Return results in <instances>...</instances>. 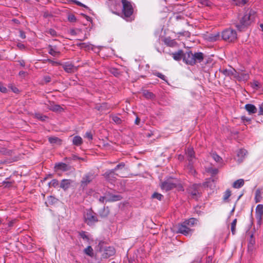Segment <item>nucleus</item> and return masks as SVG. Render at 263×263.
Segmentation results:
<instances>
[{
  "instance_id": "nucleus-49",
  "label": "nucleus",
  "mask_w": 263,
  "mask_h": 263,
  "mask_svg": "<svg viewBox=\"0 0 263 263\" xmlns=\"http://www.w3.org/2000/svg\"><path fill=\"white\" fill-rule=\"evenodd\" d=\"M68 20L70 22H76V17L73 14H69L68 16Z\"/></svg>"
},
{
  "instance_id": "nucleus-41",
  "label": "nucleus",
  "mask_w": 263,
  "mask_h": 263,
  "mask_svg": "<svg viewBox=\"0 0 263 263\" xmlns=\"http://www.w3.org/2000/svg\"><path fill=\"white\" fill-rule=\"evenodd\" d=\"M48 53L52 56L55 57L60 54V51H56L53 48L50 47Z\"/></svg>"
},
{
  "instance_id": "nucleus-39",
  "label": "nucleus",
  "mask_w": 263,
  "mask_h": 263,
  "mask_svg": "<svg viewBox=\"0 0 263 263\" xmlns=\"http://www.w3.org/2000/svg\"><path fill=\"white\" fill-rule=\"evenodd\" d=\"M163 197V196L158 193L155 192L152 195V198L157 199L158 200H161Z\"/></svg>"
},
{
  "instance_id": "nucleus-6",
  "label": "nucleus",
  "mask_w": 263,
  "mask_h": 263,
  "mask_svg": "<svg viewBox=\"0 0 263 263\" xmlns=\"http://www.w3.org/2000/svg\"><path fill=\"white\" fill-rule=\"evenodd\" d=\"M186 155L187 156V160L189 162V164L187 168L190 169L191 173L193 174L195 172V170L193 168L192 165L194 163L196 158L195 157V153L193 148L189 147L186 151Z\"/></svg>"
},
{
  "instance_id": "nucleus-42",
  "label": "nucleus",
  "mask_w": 263,
  "mask_h": 263,
  "mask_svg": "<svg viewBox=\"0 0 263 263\" xmlns=\"http://www.w3.org/2000/svg\"><path fill=\"white\" fill-rule=\"evenodd\" d=\"M80 236L82 238H83L84 240L88 241L89 238L88 236L87 235L86 233L84 231H82L80 232L79 233Z\"/></svg>"
},
{
  "instance_id": "nucleus-54",
  "label": "nucleus",
  "mask_w": 263,
  "mask_h": 263,
  "mask_svg": "<svg viewBox=\"0 0 263 263\" xmlns=\"http://www.w3.org/2000/svg\"><path fill=\"white\" fill-rule=\"evenodd\" d=\"M49 33H50L52 36H56L57 35V32L56 31L52 29H50L48 31Z\"/></svg>"
},
{
  "instance_id": "nucleus-52",
  "label": "nucleus",
  "mask_w": 263,
  "mask_h": 263,
  "mask_svg": "<svg viewBox=\"0 0 263 263\" xmlns=\"http://www.w3.org/2000/svg\"><path fill=\"white\" fill-rule=\"evenodd\" d=\"M85 137L88 138L89 140H91L92 139V135L90 132H87L85 134Z\"/></svg>"
},
{
  "instance_id": "nucleus-35",
  "label": "nucleus",
  "mask_w": 263,
  "mask_h": 263,
  "mask_svg": "<svg viewBox=\"0 0 263 263\" xmlns=\"http://www.w3.org/2000/svg\"><path fill=\"white\" fill-rule=\"evenodd\" d=\"M96 108L98 110L103 112L108 108L107 104L106 103H103L101 105H97Z\"/></svg>"
},
{
  "instance_id": "nucleus-21",
  "label": "nucleus",
  "mask_w": 263,
  "mask_h": 263,
  "mask_svg": "<svg viewBox=\"0 0 263 263\" xmlns=\"http://www.w3.org/2000/svg\"><path fill=\"white\" fill-rule=\"evenodd\" d=\"M236 77H235V78L238 79L239 81H247L249 79V74L245 72H240L238 73L237 72Z\"/></svg>"
},
{
  "instance_id": "nucleus-46",
  "label": "nucleus",
  "mask_w": 263,
  "mask_h": 263,
  "mask_svg": "<svg viewBox=\"0 0 263 263\" xmlns=\"http://www.w3.org/2000/svg\"><path fill=\"white\" fill-rule=\"evenodd\" d=\"M112 120L115 123L118 124H120L122 122L121 119L117 116H112Z\"/></svg>"
},
{
  "instance_id": "nucleus-62",
  "label": "nucleus",
  "mask_w": 263,
  "mask_h": 263,
  "mask_svg": "<svg viewBox=\"0 0 263 263\" xmlns=\"http://www.w3.org/2000/svg\"><path fill=\"white\" fill-rule=\"evenodd\" d=\"M259 83L258 81H254L253 82V86L254 88H257L259 87Z\"/></svg>"
},
{
  "instance_id": "nucleus-5",
  "label": "nucleus",
  "mask_w": 263,
  "mask_h": 263,
  "mask_svg": "<svg viewBox=\"0 0 263 263\" xmlns=\"http://www.w3.org/2000/svg\"><path fill=\"white\" fill-rule=\"evenodd\" d=\"M84 221L89 226H92L98 221L97 215L91 210H87L84 214Z\"/></svg>"
},
{
  "instance_id": "nucleus-11",
  "label": "nucleus",
  "mask_w": 263,
  "mask_h": 263,
  "mask_svg": "<svg viewBox=\"0 0 263 263\" xmlns=\"http://www.w3.org/2000/svg\"><path fill=\"white\" fill-rule=\"evenodd\" d=\"M200 185L199 184H194L189 189V193L192 198L196 199L200 195L199 188Z\"/></svg>"
},
{
  "instance_id": "nucleus-58",
  "label": "nucleus",
  "mask_w": 263,
  "mask_h": 263,
  "mask_svg": "<svg viewBox=\"0 0 263 263\" xmlns=\"http://www.w3.org/2000/svg\"><path fill=\"white\" fill-rule=\"evenodd\" d=\"M74 3L78 6H82V7H87L85 5L83 4L82 3H81V2H79V1H74Z\"/></svg>"
},
{
  "instance_id": "nucleus-9",
  "label": "nucleus",
  "mask_w": 263,
  "mask_h": 263,
  "mask_svg": "<svg viewBox=\"0 0 263 263\" xmlns=\"http://www.w3.org/2000/svg\"><path fill=\"white\" fill-rule=\"evenodd\" d=\"M183 55V62L189 65H194V53H193L192 51H186L184 53Z\"/></svg>"
},
{
  "instance_id": "nucleus-55",
  "label": "nucleus",
  "mask_w": 263,
  "mask_h": 263,
  "mask_svg": "<svg viewBox=\"0 0 263 263\" xmlns=\"http://www.w3.org/2000/svg\"><path fill=\"white\" fill-rule=\"evenodd\" d=\"M156 76L161 79L162 80H165V76L161 73L158 72L156 73Z\"/></svg>"
},
{
  "instance_id": "nucleus-19",
  "label": "nucleus",
  "mask_w": 263,
  "mask_h": 263,
  "mask_svg": "<svg viewBox=\"0 0 263 263\" xmlns=\"http://www.w3.org/2000/svg\"><path fill=\"white\" fill-rule=\"evenodd\" d=\"M204 59V55L202 52H195L194 53V65L196 63L201 62Z\"/></svg>"
},
{
  "instance_id": "nucleus-27",
  "label": "nucleus",
  "mask_w": 263,
  "mask_h": 263,
  "mask_svg": "<svg viewBox=\"0 0 263 263\" xmlns=\"http://www.w3.org/2000/svg\"><path fill=\"white\" fill-rule=\"evenodd\" d=\"M82 142L83 140L81 137L77 136L73 137L72 143L74 145L80 146V145L82 144Z\"/></svg>"
},
{
  "instance_id": "nucleus-47",
  "label": "nucleus",
  "mask_w": 263,
  "mask_h": 263,
  "mask_svg": "<svg viewBox=\"0 0 263 263\" xmlns=\"http://www.w3.org/2000/svg\"><path fill=\"white\" fill-rule=\"evenodd\" d=\"M236 5L242 6L246 4L247 0H233Z\"/></svg>"
},
{
  "instance_id": "nucleus-32",
  "label": "nucleus",
  "mask_w": 263,
  "mask_h": 263,
  "mask_svg": "<svg viewBox=\"0 0 263 263\" xmlns=\"http://www.w3.org/2000/svg\"><path fill=\"white\" fill-rule=\"evenodd\" d=\"M143 96L147 99H153L154 97V95L147 90H144L142 91Z\"/></svg>"
},
{
  "instance_id": "nucleus-20",
  "label": "nucleus",
  "mask_w": 263,
  "mask_h": 263,
  "mask_svg": "<svg viewBox=\"0 0 263 263\" xmlns=\"http://www.w3.org/2000/svg\"><path fill=\"white\" fill-rule=\"evenodd\" d=\"M245 108L249 114H255L257 112V108L255 105L251 104H247L245 105Z\"/></svg>"
},
{
  "instance_id": "nucleus-61",
  "label": "nucleus",
  "mask_w": 263,
  "mask_h": 263,
  "mask_svg": "<svg viewBox=\"0 0 263 263\" xmlns=\"http://www.w3.org/2000/svg\"><path fill=\"white\" fill-rule=\"evenodd\" d=\"M241 119L242 120L245 122V121H247V122H250V119L248 118H247L245 116H243L241 117Z\"/></svg>"
},
{
  "instance_id": "nucleus-3",
  "label": "nucleus",
  "mask_w": 263,
  "mask_h": 263,
  "mask_svg": "<svg viewBox=\"0 0 263 263\" xmlns=\"http://www.w3.org/2000/svg\"><path fill=\"white\" fill-rule=\"evenodd\" d=\"M178 184L177 179L168 178L161 183L160 187L163 191L167 192L176 187Z\"/></svg>"
},
{
  "instance_id": "nucleus-12",
  "label": "nucleus",
  "mask_w": 263,
  "mask_h": 263,
  "mask_svg": "<svg viewBox=\"0 0 263 263\" xmlns=\"http://www.w3.org/2000/svg\"><path fill=\"white\" fill-rule=\"evenodd\" d=\"M191 231V229L184 222L178 226V232L184 235L187 236L190 234Z\"/></svg>"
},
{
  "instance_id": "nucleus-24",
  "label": "nucleus",
  "mask_w": 263,
  "mask_h": 263,
  "mask_svg": "<svg viewBox=\"0 0 263 263\" xmlns=\"http://www.w3.org/2000/svg\"><path fill=\"white\" fill-rule=\"evenodd\" d=\"M55 168L57 170H61L63 171H68V166L64 163H58L55 164Z\"/></svg>"
},
{
  "instance_id": "nucleus-50",
  "label": "nucleus",
  "mask_w": 263,
  "mask_h": 263,
  "mask_svg": "<svg viewBox=\"0 0 263 263\" xmlns=\"http://www.w3.org/2000/svg\"><path fill=\"white\" fill-rule=\"evenodd\" d=\"M201 4L202 5L210 6L211 5V2L208 0H201Z\"/></svg>"
},
{
  "instance_id": "nucleus-28",
  "label": "nucleus",
  "mask_w": 263,
  "mask_h": 263,
  "mask_svg": "<svg viewBox=\"0 0 263 263\" xmlns=\"http://www.w3.org/2000/svg\"><path fill=\"white\" fill-rule=\"evenodd\" d=\"M197 220L194 218H190L188 220H185L183 222L185 223L189 228L193 227L195 224H196Z\"/></svg>"
},
{
  "instance_id": "nucleus-60",
  "label": "nucleus",
  "mask_w": 263,
  "mask_h": 263,
  "mask_svg": "<svg viewBox=\"0 0 263 263\" xmlns=\"http://www.w3.org/2000/svg\"><path fill=\"white\" fill-rule=\"evenodd\" d=\"M0 91L2 92H6L7 91V88L4 86H0Z\"/></svg>"
},
{
  "instance_id": "nucleus-34",
  "label": "nucleus",
  "mask_w": 263,
  "mask_h": 263,
  "mask_svg": "<svg viewBox=\"0 0 263 263\" xmlns=\"http://www.w3.org/2000/svg\"><path fill=\"white\" fill-rule=\"evenodd\" d=\"M111 5H114V9L117 10L120 8V2L122 3V0H110Z\"/></svg>"
},
{
  "instance_id": "nucleus-1",
  "label": "nucleus",
  "mask_w": 263,
  "mask_h": 263,
  "mask_svg": "<svg viewBox=\"0 0 263 263\" xmlns=\"http://www.w3.org/2000/svg\"><path fill=\"white\" fill-rule=\"evenodd\" d=\"M255 12L252 10H248L241 18L240 23L236 25V28L240 31L243 30L247 26L250 25L254 19Z\"/></svg>"
},
{
  "instance_id": "nucleus-37",
  "label": "nucleus",
  "mask_w": 263,
  "mask_h": 263,
  "mask_svg": "<svg viewBox=\"0 0 263 263\" xmlns=\"http://www.w3.org/2000/svg\"><path fill=\"white\" fill-rule=\"evenodd\" d=\"M237 223V219H235L231 224V230L233 235H234L236 232V226Z\"/></svg>"
},
{
  "instance_id": "nucleus-16",
  "label": "nucleus",
  "mask_w": 263,
  "mask_h": 263,
  "mask_svg": "<svg viewBox=\"0 0 263 263\" xmlns=\"http://www.w3.org/2000/svg\"><path fill=\"white\" fill-rule=\"evenodd\" d=\"M183 54L184 52L182 50H179L177 52H175L171 54L173 59L175 61H180L182 59L183 60Z\"/></svg>"
},
{
  "instance_id": "nucleus-10",
  "label": "nucleus",
  "mask_w": 263,
  "mask_h": 263,
  "mask_svg": "<svg viewBox=\"0 0 263 263\" xmlns=\"http://www.w3.org/2000/svg\"><path fill=\"white\" fill-rule=\"evenodd\" d=\"M125 167V164L124 163H120V164H118L116 167L112 170H108L107 172H106L104 174V176L106 179H109L110 175H115V172L118 170L119 169H122L124 168Z\"/></svg>"
},
{
  "instance_id": "nucleus-40",
  "label": "nucleus",
  "mask_w": 263,
  "mask_h": 263,
  "mask_svg": "<svg viewBox=\"0 0 263 263\" xmlns=\"http://www.w3.org/2000/svg\"><path fill=\"white\" fill-rule=\"evenodd\" d=\"M255 241L254 238H253V235H252L250 237V239L248 244L249 249H253V246L255 244Z\"/></svg>"
},
{
  "instance_id": "nucleus-13",
  "label": "nucleus",
  "mask_w": 263,
  "mask_h": 263,
  "mask_svg": "<svg viewBox=\"0 0 263 263\" xmlns=\"http://www.w3.org/2000/svg\"><path fill=\"white\" fill-rule=\"evenodd\" d=\"M220 71L226 76L232 77H233L235 78L237 74V71L232 68L230 69H225L222 70H220Z\"/></svg>"
},
{
  "instance_id": "nucleus-56",
  "label": "nucleus",
  "mask_w": 263,
  "mask_h": 263,
  "mask_svg": "<svg viewBox=\"0 0 263 263\" xmlns=\"http://www.w3.org/2000/svg\"><path fill=\"white\" fill-rule=\"evenodd\" d=\"M20 36L22 39H25L26 35H25V32L24 31H20Z\"/></svg>"
},
{
  "instance_id": "nucleus-8",
  "label": "nucleus",
  "mask_w": 263,
  "mask_h": 263,
  "mask_svg": "<svg viewBox=\"0 0 263 263\" xmlns=\"http://www.w3.org/2000/svg\"><path fill=\"white\" fill-rule=\"evenodd\" d=\"M100 251H103L102 257L105 259L108 258L113 256L116 253L115 249L112 247H108L105 248L103 250H102L100 248Z\"/></svg>"
},
{
  "instance_id": "nucleus-33",
  "label": "nucleus",
  "mask_w": 263,
  "mask_h": 263,
  "mask_svg": "<svg viewBox=\"0 0 263 263\" xmlns=\"http://www.w3.org/2000/svg\"><path fill=\"white\" fill-rule=\"evenodd\" d=\"M13 221H11L7 224H4V228L2 229V231L3 232H8L10 228L13 226Z\"/></svg>"
},
{
  "instance_id": "nucleus-2",
  "label": "nucleus",
  "mask_w": 263,
  "mask_h": 263,
  "mask_svg": "<svg viewBox=\"0 0 263 263\" xmlns=\"http://www.w3.org/2000/svg\"><path fill=\"white\" fill-rule=\"evenodd\" d=\"M134 9L131 3L127 0H122V17L126 20L131 21Z\"/></svg>"
},
{
  "instance_id": "nucleus-48",
  "label": "nucleus",
  "mask_w": 263,
  "mask_h": 263,
  "mask_svg": "<svg viewBox=\"0 0 263 263\" xmlns=\"http://www.w3.org/2000/svg\"><path fill=\"white\" fill-rule=\"evenodd\" d=\"M46 61H48V62L50 63L52 65L55 66V65H62V64L59 62L58 61H54L50 59H47Z\"/></svg>"
},
{
  "instance_id": "nucleus-44",
  "label": "nucleus",
  "mask_w": 263,
  "mask_h": 263,
  "mask_svg": "<svg viewBox=\"0 0 263 263\" xmlns=\"http://www.w3.org/2000/svg\"><path fill=\"white\" fill-rule=\"evenodd\" d=\"M35 118L39 119L41 121H45L47 118L46 116L43 115L42 114L37 113L35 115Z\"/></svg>"
},
{
  "instance_id": "nucleus-14",
  "label": "nucleus",
  "mask_w": 263,
  "mask_h": 263,
  "mask_svg": "<svg viewBox=\"0 0 263 263\" xmlns=\"http://www.w3.org/2000/svg\"><path fill=\"white\" fill-rule=\"evenodd\" d=\"M62 65L65 71L68 73L73 72L77 69V68L73 65L69 63H66Z\"/></svg>"
},
{
  "instance_id": "nucleus-7",
  "label": "nucleus",
  "mask_w": 263,
  "mask_h": 263,
  "mask_svg": "<svg viewBox=\"0 0 263 263\" xmlns=\"http://www.w3.org/2000/svg\"><path fill=\"white\" fill-rule=\"evenodd\" d=\"M96 177V175L92 172H88L85 174L81 181V185L83 188L85 187Z\"/></svg>"
},
{
  "instance_id": "nucleus-57",
  "label": "nucleus",
  "mask_w": 263,
  "mask_h": 263,
  "mask_svg": "<svg viewBox=\"0 0 263 263\" xmlns=\"http://www.w3.org/2000/svg\"><path fill=\"white\" fill-rule=\"evenodd\" d=\"M17 47L21 49H23L25 48V46L24 44H22V43H17Z\"/></svg>"
},
{
  "instance_id": "nucleus-25",
  "label": "nucleus",
  "mask_w": 263,
  "mask_h": 263,
  "mask_svg": "<svg viewBox=\"0 0 263 263\" xmlns=\"http://www.w3.org/2000/svg\"><path fill=\"white\" fill-rule=\"evenodd\" d=\"M48 140L52 144L61 145L62 143V140L56 137H49Z\"/></svg>"
},
{
  "instance_id": "nucleus-64",
  "label": "nucleus",
  "mask_w": 263,
  "mask_h": 263,
  "mask_svg": "<svg viewBox=\"0 0 263 263\" xmlns=\"http://www.w3.org/2000/svg\"><path fill=\"white\" fill-rule=\"evenodd\" d=\"M140 119L138 117H137L135 120V123L136 124L139 125L140 123Z\"/></svg>"
},
{
  "instance_id": "nucleus-45",
  "label": "nucleus",
  "mask_w": 263,
  "mask_h": 263,
  "mask_svg": "<svg viewBox=\"0 0 263 263\" xmlns=\"http://www.w3.org/2000/svg\"><path fill=\"white\" fill-rule=\"evenodd\" d=\"M59 184V182L56 179L52 180L49 183V185L50 186H53L54 187H57Z\"/></svg>"
},
{
  "instance_id": "nucleus-43",
  "label": "nucleus",
  "mask_w": 263,
  "mask_h": 263,
  "mask_svg": "<svg viewBox=\"0 0 263 263\" xmlns=\"http://www.w3.org/2000/svg\"><path fill=\"white\" fill-rule=\"evenodd\" d=\"M211 156L216 162H219L221 160V157L215 153L212 154Z\"/></svg>"
},
{
  "instance_id": "nucleus-29",
  "label": "nucleus",
  "mask_w": 263,
  "mask_h": 263,
  "mask_svg": "<svg viewBox=\"0 0 263 263\" xmlns=\"http://www.w3.org/2000/svg\"><path fill=\"white\" fill-rule=\"evenodd\" d=\"M262 199L261 190L258 189L255 192V201L256 203L259 202Z\"/></svg>"
},
{
  "instance_id": "nucleus-22",
  "label": "nucleus",
  "mask_w": 263,
  "mask_h": 263,
  "mask_svg": "<svg viewBox=\"0 0 263 263\" xmlns=\"http://www.w3.org/2000/svg\"><path fill=\"white\" fill-rule=\"evenodd\" d=\"M247 151L245 149H240L237 153V156L238 157L237 161L239 162H241L245 157V156L246 155Z\"/></svg>"
},
{
  "instance_id": "nucleus-4",
  "label": "nucleus",
  "mask_w": 263,
  "mask_h": 263,
  "mask_svg": "<svg viewBox=\"0 0 263 263\" xmlns=\"http://www.w3.org/2000/svg\"><path fill=\"white\" fill-rule=\"evenodd\" d=\"M221 36L223 40L228 42H232L236 40L237 33L235 30L228 28L222 32Z\"/></svg>"
},
{
  "instance_id": "nucleus-31",
  "label": "nucleus",
  "mask_w": 263,
  "mask_h": 263,
  "mask_svg": "<svg viewBox=\"0 0 263 263\" xmlns=\"http://www.w3.org/2000/svg\"><path fill=\"white\" fill-rule=\"evenodd\" d=\"M84 252L85 253V254H86V255L90 257H92L93 256V249L90 246H88L86 248H85L84 250Z\"/></svg>"
},
{
  "instance_id": "nucleus-23",
  "label": "nucleus",
  "mask_w": 263,
  "mask_h": 263,
  "mask_svg": "<svg viewBox=\"0 0 263 263\" xmlns=\"http://www.w3.org/2000/svg\"><path fill=\"white\" fill-rule=\"evenodd\" d=\"M164 42L166 45L170 47H175L177 45V43L175 40L172 39L170 37L165 38L164 40Z\"/></svg>"
},
{
  "instance_id": "nucleus-51",
  "label": "nucleus",
  "mask_w": 263,
  "mask_h": 263,
  "mask_svg": "<svg viewBox=\"0 0 263 263\" xmlns=\"http://www.w3.org/2000/svg\"><path fill=\"white\" fill-rule=\"evenodd\" d=\"M99 201L102 202H104V201H105L106 202H108L107 198V194H106L105 196H104L100 197V199H99Z\"/></svg>"
},
{
  "instance_id": "nucleus-36",
  "label": "nucleus",
  "mask_w": 263,
  "mask_h": 263,
  "mask_svg": "<svg viewBox=\"0 0 263 263\" xmlns=\"http://www.w3.org/2000/svg\"><path fill=\"white\" fill-rule=\"evenodd\" d=\"M49 109L54 111H60L62 108L59 105L53 104L49 106Z\"/></svg>"
},
{
  "instance_id": "nucleus-18",
  "label": "nucleus",
  "mask_w": 263,
  "mask_h": 263,
  "mask_svg": "<svg viewBox=\"0 0 263 263\" xmlns=\"http://www.w3.org/2000/svg\"><path fill=\"white\" fill-rule=\"evenodd\" d=\"M263 214V205L262 204H258L256 208L255 215L256 218L260 220L261 216Z\"/></svg>"
},
{
  "instance_id": "nucleus-59",
  "label": "nucleus",
  "mask_w": 263,
  "mask_h": 263,
  "mask_svg": "<svg viewBox=\"0 0 263 263\" xmlns=\"http://www.w3.org/2000/svg\"><path fill=\"white\" fill-rule=\"evenodd\" d=\"M259 115H263V105H261L259 107Z\"/></svg>"
},
{
  "instance_id": "nucleus-30",
  "label": "nucleus",
  "mask_w": 263,
  "mask_h": 263,
  "mask_svg": "<svg viewBox=\"0 0 263 263\" xmlns=\"http://www.w3.org/2000/svg\"><path fill=\"white\" fill-rule=\"evenodd\" d=\"M220 35L219 33L211 34L209 35V39L210 41L214 42L220 39Z\"/></svg>"
},
{
  "instance_id": "nucleus-38",
  "label": "nucleus",
  "mask_w": 263,
  "mask_h": 263,
  "mask_svg": "<svg viewBox=\"0 0 263 263\" xmlns=\"http://www.w3.org/2000/svg\"><path fill=\"white\" fill-rule=\"evenodd\" d=\"M231 191L229 189L227 190L223 195V200L224 201H227L228 200V199H229V198L231 196Z\"/></svg>"
},
{
  "instance_id": "nucleus-53",
  "label": "nucleus",
  "mask_w": 263,
  "mask_h": 263,
  "mask_svg": "<svg viewBox=\"0 0 263 263\" xmlns=\"http://www.w3.org/2000/svg\"><path fill=\"white\" fill-rule=\"evenodd\" d=\"M79 46L81 48H89V45H87L86 43H81L79 44Z\"/></svg>"
},
{
  "instance_id": "nucleus-15",
  "label": "nucleus",
  "mask_w": 263,
  "mask_h": 263,
  "mask_svg": "<svg viewBox=\"0 0 263 263\" xmlns=\"http://www.w3.org/2000/svg\"><path fill=\"white\" fill-rule=\"evenodd\" d=\"M107 198L108 202H114L120 200L122 198L120 195H115L108 193L107 194Z\"/></svg>"
},
{
  "instance_id": "nucleus-63",
  "label": "nucleus",
  "mask_w": 263,
  "mask_h": 263,
  "mask_svg": "<svg viewBox=\"0 0 263 263\" xmlns=\"http://www.w3.org/2000/svg\"><path fill=\"white\" fill-rule=\"evenodd\" d=\"M116 174H115V175H110L109 179H107L108 181H110L112 182V181L114 180V178H115V176Z\"/></svg>"
},
{
  "instance_id": "nucleus-26",
  "label": "nucleus",
  "mask_w": 263,
  "mask_h": 263,
  "mask_svg": "<svg viewBox=\"0 0 263 263\" xmlns=\"http://www.w3.org/2000/svg\"><path fill=\"white\" fill-rule=\"evenodd\" d=\"M244 184V180L242 179H239L235 181L232 185L235 189H239Z\"/></svg>"
},
{
  "instance_id": "nucleus-17",
  "label": "nucleus",
  "mask_w": 263,
  "mask_h": 263,
  "mask_svg": "<svg viewBox=\"0 0 263 263\" xmlns=\"http://www.w3.org/2000/svg\"><path fill=\"white\" fill-rule=\"evenodd\" d=\"M72 181L70 179H63L60 184V187L64 191L69 188Z\"/></svg>"
}]
</instances>
